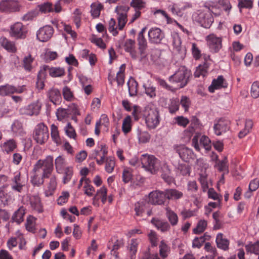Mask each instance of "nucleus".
Here are the masks:
<instances>
[{"label":"nucleus","instance_id":"nucleus-1","mask_svg":"<svg viewBox=\"0 0 259 259\" xmlns=\"http://www.w3.org/2000/svg\"><path fill=\"white\" fill-rule=\"evenodd\" d=\"M129 8L124 6H118L116 7L115 12L118 15V25L113 18H111L109 21L108 30L113 35L116 36L118 34V30H122L125 26L127 21V12Z\"/></svg>","mask_w":259,"mask_h":259},{"label":"nucleus","instance_id":"nucleus-2","mask_svg":"<svg viewBox=\"0 0 259 259\" xmlns=\"http://www.w3.org/2000/svg\"><path fill=\"white\" fill-rule=\"evenodd\" d=\"M191 72L185 66H181L175 73L169 77V81L177 84L176 89L185 87L188 82Z\"/></svg>","mask_w":259,"mask_h":259},{"label":"nucleus","instance_id":"nucleus-3","mask_svg":"<svg viewBox=\"0 0 259 259\" xmlns=\"http://www.w3.org/2000/svg\"><path fill=\"white\" fill-rule=\"evenodd\" d=\"M142 167L153 175L156 174L160 168V162L154 156L148 154H142L140 158Z\"/></svg>","mask_w":259,"mask_h":259},{"label":"nucleus","instance_id":"nucleus-4","mask_svg":"<svg viewBox=\"0 0 259 259\" xmlns=\"http://www.w3.org/2000/svg\"><path fill=\"white\" fill-rule=\"evenodd\" d=\"M144 115L146 126L149 129H155L159 124L160 117L159 112L155 107L149 105L146 106Z\"/></svg>","mask_w":259,"mask_h":259},{"label":"nucleus","instance_id":"nucleus-5","mask_svg":"<svg viewBox=\"0 0 259 259\" xmlns=\"http://www.w3.org/2000/svg\"><path fill=\"white\" fill-rule=\"evenodd\" d=\"M49 137V130L44 123L36 125L33 133V138L35 141L40 145H43Z\"/></svg>","mask_w":259,"mask_h":259},{"label":"nucleus","instance_id":"nucleus-6","mask_svg":"<svg viewBox=\"0 0 259 259\" xmlns=\"http://www.w3.org/2000/svg\"><path fill=\"white\" fill-rule=\"evenodd\" d=\"M54 158L52 156H47L45 159H39L34 164L39 169L42 168L44 177H50L54 169Z\"/></svg>","mask_w":259,"mask_h":259},{"label":"nucleus","instance_id":"nucleus-7","mask_svg":"<svg viewBox=\"0 0 259 259\" xmlns=\"http://www.w3.org/2000/svg\"><path fill=\"white\" fill-rule=\"evenodd\" d=\"M192 144L197 151H200L201 148H203L205 152H208L211 149V141L205 135L202 136L199 139L198 135H195L192 140Z\"/></svg>","mask_w":259,"mask_h":259},{"label":"nucleus","instance_id":"nucleus-8","mask_svg":"<svg viewBox=\"0 0 259 259\" xmlns=\"http://www.w3.org/2000/svg\"><path fill=\"white\" fill-rule=\"evenodd\" d=\"M28 30L21 22H16L10 27V35L16 39H24L26 37Z\"/></svg>","mask_w":259,"mask_h":259},{"label":"nucleus","instance_id":"nucleus-9","mask_svg":"<svg viewBox=\"0 0 259 259\" xmlns=\"http://www.w3.org/2000/svg\"><path fill=\"white\" fill-rule=\"evenodd\" d=\"M192 8V4L190 2H181L179 4H173L168 7V9L173 15L179 17L183 16L184 14L187 13Z\"/></svg>","mask_w":259,"mask_h":259},{"label":"nucleus","instance_id":"nucleus-10","mask_svg":"<svg viewBox=\"0 0 259 259\" xmlns=\"http://www.w3.org/2000/svg\"><path fill=\"white\" fill-rule=\"evenodd\" d=\"M62 0H57L54 2H47L38 5L39 10L42 13L50 12L60 13L62 11Z\"/></svg>","mask_w":259,"mask_h":259},{"label":"nucleus","instance_id":"nucleus-11","mask_svg":"<svg viewBox=\"0 0 259 259\" xmlns=\"http://www.w3.org/2000/svg\"><path fill=\"white\" fill-rule=\"evenodd\" d=\"M207 45L212 53H217L222 47V38L214 33L210 34L205 37Z\"/></svg>","mask_w":259,"mask_h":259},{"label":"nucleus","instance_id":"nucleus-12","mask_svg":"<svg viewBox=\"0 0 259 259\" xmlns=\"http://www.w3.org/2000/svg\"><path fill=\"white\" fill-rule=\"evenodd\" d=\"M147 197L148 203L154 205L164 204L166 200L164 191H153L149 193Z\"/></svg>","mask_w":259,"mask_h":259},{"label":"nucleus","instance_id":"nucleus-13","mask_svg":"<svg viewBox=\"0 0 259 259\" xmlns=\"http://www.w3.org/2000/svg\"><path fill=\"white\" fill-rule=\"evenodd\" d=\"M48 71L49 75L52 77H61L65 74V69L62 67H50L48 65H44L38 74V78L45 76V72Z\"/></svg>","mask_w":259,"mask_h":259},{"label":"nucleus","instance_id":"nucleus-14","mask_svg":"<svg viewBox=\"0 0 259 259\" xmlns=\"http://www.w3.org/2000/svg\"><path fill=\"white\" fill-rule=\"evenodd\" d=\"M42 103L37 100L36 102H33L28 106L22 108L20 109V112L22 114L28 116H37L41 110Z\"/></svg>","mask_w":259,"mask_h":259},{"label":"nucleus","instance_id":"nucleus-15","mask_svg":"<svg viewBox=\"0 0 259 259\" xmlns=\"http://www.w3.org/2000/svg\"><path fill=\"white\" fill-rule=\"evenodd\" d=\"M197 21L202 27L209 28L213 22V18L209 9L200 12L198 14Z\"/></svg>","mask_w":259,"mask_h":259},{"label":"nucleus","instance_id":"nucleus-16","mask_svg":"<svg viewBox=\"0 0 259 259\" xmlns=\"http://www.w3.org/2000/svg\"><path fill=\"white\" fill-rule=\"evenodd\" d=\"M27 204L30 205V207L38 213L44 211L43 205L40 197L38 194L28 195L27 196Z\"/></svg>","mask_w":259,"mask_h":259},{"label":"nucleus","instance_id":"nucleus-17","mask_svg":"<svg viewBox=\"0 0 259 259\" xmlns=\"http://www.w3.org/2000/svg\"><path fill=\"white\" fill-rule=\"evenodd\" d=\"M149 41L151 44H160L164 37V33L157 27L151 28L148 33Z\"/></svg>","mask_w":259,"mask_h":259},{"label":"nucleus","instance_id":"nucleus-18","mask_svg":"<svg viewBox=\"0 0 259 259\" xmlns=\"http://www.w3.org/2000/svg\"><path fill=\"white\" fill-rule=\"evenodd\" d=\"M230 122L225 118H220L215 121L213 125L214 134L217 136H221L230 130Z\"/></svg>","mask_w":259,"mask_h":259},{"label":"nucleus","instance_id":"nucleus-19","mask_svg":"<svg viewBox=\"0 0 259 259\" xmlns=\"http://www.w3.org/2000/svg\"><path fill=\"white\" fill-rule=\"evenodd\" d=\"M202 58L204 62L197 67L194 72V76L196 77H199L200 76H205L207 74L208 69L211 64L212 60L209 55L203 54Z\"/></svg>","mask_w":259,"mask_h":259},{"label":"nucleus","instance_id":"nucleus-20","mask_svg":"<svg viewBox=\"0 0 259 259\" xmlns=\"http://www.w3.org/2000/svg\"><path fill=\"white\" fill-rule=\"evenodd\" d=\"M124 49L125 52L130 53L133 59H139L142 60L144 58H141V52L139 50H136L135 41L131 39H126L124 45Z\"/></svg>","mask_w":259,"mask_h":259},{"label":"nucleus","instance_id":"nucleus-21","mask_svg":"<svg viewBox=\"0 0 259 259\" xmlns=\"http://www.w3.org/2000/svg\"><path fill=\"white\" fill-rule=\"evenodd\" d=\"M54 29L50 25H46L39 29L36 33V37L38 40L42 42L48 41L53 36Z\"/></svg>","mask_w":259,"mask_h":259},{"label":"nucleus","instance_id":"nucleus-22","mask_svg":"<svg viewBox=\"0 0 259 259\" xmlns=\"http://www.w3.org/2000/svg\"><path fill=\"white\" fill-rule=\"evenodd\" d=\"M49 177H44L43 172L34 165L30 177V182L34 186L39 187L44 183V179Z\"/></svg>","mask_w":259,"mask_h":259},{"label":"nucleus","instance_id":"nucleus-23","mask_svg":"<svg viewBox=\"0 0 259 259\" xmlns=\"http://www.w3.org/2000/svg\"><path fill=\"white\" fill-rule=\"evenodd\" d=\"M20 10V6L17 1L5 0L0 3V11L3 12H15Z\"/></svg>","mask_w":259,"mask_h":259},{"label":"nucleus","instance_id":"nucleus-24","mask_svg":"<svg viewBox=\"0 0 259 259\" xmlns=\"http://www.w3.org/2000/svg\"><path fill=\"white\" fill-rule=\"evenodd\" d=\"M175 149L181 158L186 162H189L191 159L195 157V154L192 150L184 145L177 146Z\"/></svg>","mask_w":259,"mask_h":259},{"label":"nucleus","instance_id":"nucleus-25","mask_svg":"<svg viewBox=\"0 0 259 259\" xmlns=\"http://www.w3.org/2000/svg\"><path fill=\"white\" fill-rule=\"evenodd\" d=\"M146 31V27L142 28L138 33L137 41L138 44V50L141 52V58H145L147 55V42L145 37L144 33Z\"/></svg>","mask_w":259,"mask_h":259},{"label":"nucleus","instance_id":"nucleus-26","mask_svg":"<svg viewBox=\"0 0 259 259\" xmlns=\"http://www.w3.org/2000/svg\"><path fill=\"white\" fill-rule=\"evenodd\" d=\"M25 89V87L23 85L19 87H15L9 84L2 85L0 87V95L5 96L14 93L20 94L23 93Z\"/></svg>","mask_w":259,"mask_h":259},{"label":"nucleus","instance_id":"nucleus-27","mask_svg":"<svg viewBox=\"0 0 259 259\" xmlns=\"http://www.w3.org/2000/svg\"><path fill=\"white\" fill-rule=\"evenodd\" d=\"M24 185L21 180L20 172H15L14 177L11 180V187L12 189L14 191L21 193Z\"/></svg>","mask_w":259,"mask_h":259},{"label":"nucleus","instance_id":"nucleus-28","mask_svg":"<svg viewBox=\"0 0 259 259\" xmlns=\"http://www.w3.org/2000/svg\"><path fill=\"white\" fill-rule=\"evenodd\" d=\"M227 83L223 76L221 75L212 80L211 84L208 88V90L210 93H213L216 90L227 88Z\"/></svg>","mask_w":259,"mask_h":259},{"label":"nucleus","instance_id":"nucleus-29","mask_svg":"<svg viewBox=\"0 0 259 259\" xmlns=\"http://www.w3.org/2000/svg\"><path fill=\"white\" fill-rule=\"evenodd\" d=\"M49 178V181L47 183L45 191V195L47 197L54 194L57 186V178L55 175H51Z\"/></svg>","mask_w":259,"mask_h":259},{"label":"nucleus","instance_id":"nucleus-30","mask_svg":"<svg viewBox=\"0 0 259 259\" xmlns=\"http://www.w3.org/2000/svg\"><path fill=\"white\" fill-rule=\"evenodd\" d=\"M108 147L104 144H98L97 148L93 151L92 157L96 158L98 157H106L108 154Z\"/></svg>","mask_w":259,"mask_h":259},{"label":"nucleus","instance_id":"nucleus-31","mask_svg":"<svg viewBox=\"0 0 259 259\" xmlns=\"http://www.w3.org/2000/svg\"><path fill=\"white\" fill-rule=\"evenodd\" d=\"M165 198L168 200H178L183 197V193L175 189H168L164 191Z\"/></svg>","mask_w":259,"mask_h":259},{"label":"nucleus","instance_id":"nucleus-32","mask_svg":"<svg viewBox=\"0 0 259 259\" xmlns=\"http://www.w3.org/2000/svg\"><path fill=\"white\" fill-rule=\"evenodd\" d=\"M151 222L158 230H160L162 232L167 231L170 229V226L167 222L158 219L153 218Z\"/></svg>","mask_w":259,"mask_h":259},{"label":"nucleus","instance_id":"nucleus-33","mask_svg":"<svg viewBox=\"0 0 259 259\" xmlns=\"http://www.w3.org/2000/svg\"><path fill=\"white\" fill-rule=\"evenodd\" d=\"M0 42L2 46L9 52L14 53L17 51L14 42L9 40L6 37L1 38Z\"/></svg>","mask_w":259,"mask_h":259},{"label":"nucleus","instance_id":"nucleus-34","mask_svg":"<svg viewBox=\"0 0 259 259\" xmlns=\"http://www.w3.org/2000/svg\"><path fill=\"white\" fill-rule=\"evenodd\" d=\"M47 95L50 101L55 105L57 104L61 99L60 91L57 89H50L48 91Z\"/></svg>","mask_w":259,"mask_h":259},{"label":"nucleus","instance_id":"nucleus-35","mask_svg":"<svg viewBox=\"0 0 259 259\" xmlns=\"http://www.w3.org/2000/svg\"><path fill=\"white\" fill-rule=\"evenodd\" d=\"M216 243L218 248L224 250L229 248V241L224 237L222 233H219L216 237Z\"/></svg>","mask_w":259,"mask_h":259},{"label":"nucleus","instance_id":"nucleus-36","mask_svg":"<svg viewBox=\"0 0 259 259\" xmlns=\"http://www.w3.org/2000/svg\"><path fill=\"white\" fill-rule=\"evenodd\" d=\"M17 147V143L14 139H10L1 145L2 150L6 153L14 151Z\"/></svg>","mask_w":259,"mask_h":259},{"label":"nucleus","instance_id":"nucleus-37","mask_svg":"<svg viewBox=\"0 0 259 259\" xmlns=\"http://www.w3.org/2000/svg\"><path fill=\"white\" fill-rule=\"evenodd\" d=\"M139 243L140 240L138 239H132L131 240V243L128 246L131 259H135Z\"/></svg>","mask_w":259,"mask_h":259},{"label":"nucleus","instance_id":"nucleus-38","mask_svg":"<svg viewBox=\"0 0 259 259\" xmlns=\"http://www.w3.org/2000/svg\"><path fill=\"white\" fill-rule=\"evenodd\" d=\"M103 9V6L98 2L93 3L91 5V14L93 18H97L99 17L101 11Z\"/></svg>","mask_w":259,"mask_h":259},{"label":"nucleus","instance_id":"nucleus-39","mask_svg":"<svg viewBox=\"0 0 259 259\" xmlns=\"http://www.w3.org/2000/svg\"><path fill=\"white\" fill-rule=\"evenodd\" d=\"M55 165L56 171L59 174H62L65 167V160L63 156H59L55 160Z\"/></svg>","mask_w":259,"mask_h":259},{"label":"nucleus","instance_id":"nucleus-40","mask_svg":"<svg viewBox=\"0 0 259 259\" xmlns=\"http://www.w3.org/2000/svg\"><path fill=\"white\" fill-rule=\"evenodd\" d=\"M166 216L172 226H176L178 222V217L177 214L171 209L167 207L165 208Z\"/></svg>","mask_w":259,"mask_h":259},{"label":"nucleus","instance_id":"nucleus-41","mask_svg":"<svg viewBox=\"0 0 259 259\" xmlns=\"http://www.w3.org/2000/svg\"><path fill=\"white\" fill-rule=\"evenodd\" d=\"M107 189L105 186L102 187L97 190L95 198L97 199H101V202L105 204L107 200Z\"/></svg>","mask_w":259,"mask_h":259},{"label":"nucleus","instance_id":"nucleus-42","mask_svg":"<svg viewBox=\"0 0 259 259\" xmlns=\"http://www.w3.org/2000/svg\"><path fill=\"white\" fill-rule=\"evenodd\" d=\"M25 209L23 207H20L13 214L12 219L18 224H20L24 220Z\"/></svg>","mask_w":259,"mask_h":259},{"label":"nucleus","instance_id":"nucleus-43","mask_svg":"<svg viewBox=\"0 0 259 259\" xmlns=\"http://www.w3.org/2000/svg\"><path fill=\"white\" fill-rule=\"evenodd\" d=\"M176 172L179 176L189 175L190 173V167L185 164H179L176 167Z\"/></svg>","mask_w":259,"mask_h":259},{"label":"nucleus","instance_id":"nucleus-44","mask_svg":"<svg viewBox=\"0 0 259 259\" xmlns=\"http://www.w3.org/2000/svg\"><path fill=\"white\" fill-rule=\"evenodd\" d=\"M105 164L106 171L109 174L112 173L115 166V158L111 156L106 157Z\"/></svg>","mask_w":259,"mask_h":259},{"label":"nucleus","instance_id":"nucleus-45","mask_svg":"<svg viewBox=\"0 0 259 259\" xmlns=\"http://www.w3.org/2000/svg\"><path fill=\"white\" fill-rule=\"evenodd\" d=\"M129 94L131 96H135L138 92V83L133 78H131L127 82Z\"/></svg>","mask_w":259,"mask_h":259},{"label":"nucleus","instance_id":"nucleus-46","mask_svg":"<svg viewBox=\"0 0 259 259\" xmlns=\"http://www.w3.org/2000/svg\"><path fill=\"white\" fill-rule=\"evenodd\" d=\"M159 248L160 256L163 259H165L169 253L170 247L166 244L164 240H162L160 242Z\"/></svg>","mask_w":259,"mask_h":259},{"label":"nucleus","instance_id":"nucleus-47","mask_svg":"<svg viewBox=\"0 0 259 259\" xmlns=\"http://www.w3.org/2000/svg\"><path fill=\"white\" fill-rule=\"evenodd\" d=\"M51 135L53 141L57 145L61 143V140L59 136L58 127L54 124H52L51 127Z\"/></svg>","mask_w":259,"mask_h":259},{"label":"nucleus","instance_id":"nucleus-48","mask_svg":"<svg viewBox=\"0 0 259 259\" xmlns=\"http://www.w3.org/2000/svg\"><path fill=\"white\" fill-rule=\"evenodd\" d=\"M132 118L130 115L125 117L122 122V131L124 134L130 133L132 130Z\"/></svg>","mask_w":259,"mask_h":259},{"label":"nucleus","instance_id":"nucleus-49","mask_svg":"<svg viewBox=\"0 0 259 259\" xmlns=\"http://www.w3.org/2000/svg\"><path fill=\"white\" fill-rule=\"evenodd\" d=\"M172 44L174 49L177 52H180L182 49V41L181 37L177 33L172 34Z\"/></svg>","mask_w":259,"mask_h":259},{"label":"nucleus","instance_id":"nucleus-50","mask_svg":"<svg viewBox=\"0 0 259 259\" xmlns=\"http://www.w3.org/2000/svg\"><path fill=\"white\" fill-rule=\"evenodd\" d=\"M125 65L122 64L117 72L116 77V80L118 85H122L124 83V71Z\"/></svg>","mask_w":259,"mask_h":259},{"label":"nucleus","instance_id":"nucleus-51","mask_svg":"<svg viewBox=\"0 0 259 259\" xmlns=\"http://www.w3.org/2000/svg\"><path fill=\"white\" fill-rule=\"evenodd\" d=\"M245 249L247 252L259 255V241L255 243L249 242L245 245Z\"/></svg>","mask_w":259,"mask_h":259},{"label":"nucleus","instance_id":"nucleus-52","mask_svg":"<svg viewBox=\"0 0 259 259\" xmlns=\"http://www.w3.org/2000/svg\"><path fill=\"white\" fill-rule=\"evenodd\" d=\"M123 244L124 242L123 239H115L112 247L109 245L108 247L109 249H111V254L115 255L116 257H117V253L116 252V250L119 249L121 246L123 245Z\"/></svg>","mask_w":259,"mask_h":259},{"label":"nucleus","instance_id":"nucleus-53","mask_svg":"<svg viewBox=\"0 0 259 259\" xmlns=\"http://www.w3.org/2000/svg\"><path fill=\"white\" fill-rule=\"evenodd\" d=\"M207 226V222L204 220H200L198 221L196 228H195L193 232L195 234H199L203 232Z\"/></svg>","mask_w":259,"mask_h":259},{"label":"nucleus","instance_id":"nucleus-54","mask_svg":"<svg viewBox=\"0 0 259 259\" xmlns=\"http://www.w3.org/2000/svg\"><path fill=\"white\" fill-rule=\"evenodd\" d=\"M35 221L36 219L32 215H29L27 218L25 227L29 232H34L35 230Z\"/></svg>","mask_w":259,"mask_h":259},{"label":"nucleus","instance_id":"nucleus-55","mask_svg":"<svg viewBox=\"0 0 259 259\" xmlns=\"http://www.w3.org/2000/svg\"><path fill=\"white\" fill-rule=\"evenodd\" d=\"M33 61L34 58L31 55H28L23 58L22 65L25 70L28 71L32 70Z\"/></svg>","mask_w":259,"mask_h":259},{"label":"nucleus","instance_id":"nucleus-56","mask_svg":"<svg viewBox=\"0 0 259 259\" xmlns=\"http://www.w3.org/2000/svg\"><path fill=\"white\" fill-rule=\"evenodd\" d=\"M91 183V180L89 179H86L85 182H84L83 187L84 194L89 196H93L95 192V189Z\"/></svg>","mask_w":259,"mask_h":259},{"label":"nucleus","instance_id":"nucleus-57","mask_svg":"<svg viewBox=\"0 0 259 259\" xmlns=\"http://www.w3.org/2000/svg\"><path fill=\"white\" fill-rule=\"evenodd\" d=\"M253 126V122L251 120L247 119L245 121L244 128L238 134L240 138L244 137L247 134H248L251 130Z\"/></svg>","mask_w":259,"mask_h":259},{"label":"nucleus","instance_id":"nucleus-58","mask_svg":"<svg viewBox=\"0 0 259 259\" xmlns=\"http://www.w3.org/2000/svg\"><path fill=\"white\" fill-rule=\"evenodd\" d=\"M170 169L167 165H163L162 178L167 183H170L172 181V178L170 176Z\"/></svg>","mask_w":259,"mask_h":259},{"label":"nucleus","instance_id":"nucleus-59","mask_svg":"<svg viewBox=\"0 0 259 259\" xmlns=\"http://www.w3.org/2000/svg\"><path fill=\"white\" fill-rule=\"evenodd\" d=\"M199 181L201 185V187L204 192L206 191L208 188L207 183V175L206 171L199 172Z\"/></svg>","mask_w":259,"mask_h":259},{"label":"nucleus","instance_id":"nucleus-60","mask_svg":"<svg viewBox=\"0 0 259 259\" xmlns=\"http://www.w3.org/2000/svg\"><path fill=\"white\" fill-rule=\"evenodd\" d=\"M146 207V202L144 201L137 202L135 204V211L137 216H141L144 211Z\"/></svg>","mask_w":259,"mask_h":259},{"label":"nucleus","instance_id":"nucleus-61","mask_svg":"<svg viewBox=\"0 0 259 259\" xmlns=\"http://www.w3.org/2000/svg\"><path fill=\"white\" fill-rule=\"evenodd\" d=\"M81 14L82 12L79 9H76L73 13V20L77 28L80 26Z\"/></svg>","mask_w":259,"mask_h":259},{"label":"nucleus","instance_id":"nucleus-62","mask_svg":"<svg viewBox=\"0 0 259 259\" xmlns=\"http://www.w3.org/2000/svg\"><path fill=\"white\" fill-rule=\"evenodd\" d=\"M66 134L70 138L75 139L76 137V134L75 130L70 122H68L66 126L64 128Z\"/></svg>","mask_w":259,"mask_h":259},{"label":"nucleus","instance_id":"nucleus-63","mask_svg":"<svg viewBox=\"0 0 259 259\" xmlns=\"http://www.w3.org/2000/svg\"><path fill=\"white\" fill-rule=\"evenodd\" d=\"M64 176L63 178V182L66 184L69 182L73 175V169L71 167H66L64 170Z\"/></svg>","mask_w":259,"mask_h":259},{"label":"nucleus","instance_id":"nucleus-64","mask_svg":"<svg viewBox=\"0 0 259 259\" xmlns=\"http://www.w3.org/2000/svg\"><path fill=\"white\" fill-rule=\"evenodd\" d=\"M208 166V164L204 159L200 158L197 159L196 161V167L198 170H200L199 172L206 171Z\"/></svg>","mask_w":259,"mask_h":259}]
</instances>
